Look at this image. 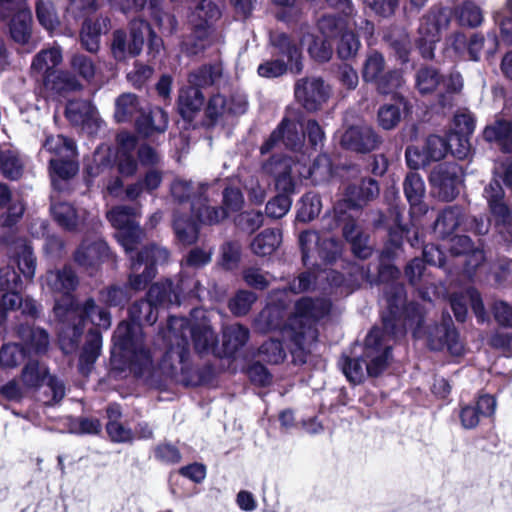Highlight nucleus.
<instances>
[{
	"instance_id": "obj_33",
	"label": "nucleus",
	"mask_w": 512,
	"mask_h": 512,
	"mask_svg": "<svg viewBox=\"0 0 512 512\" xmlns=\"http://www.w3.org/2000/svg\"><path fill=\"white\" fill-rule=\"evenodd\" d=\"M203 104L204 96L200 89L191 85L180 90L178 109L183 118L191 119L195 113L201 110Z\"/></svg>"
},
{
	"instance_id": "obj_59",
	"label": "nucleus",
	"mask_w": 512,
	"mask_h": 512,
	"mask_svg": "<svg viewBox=\"0 0 512 512\" xmlns=\"http://www.w3.org/2000/svg\"><path fill=\"white\" fill-rule=\"evenodd\" d=\"M450 148V141L447 142L444 138L431 135L427 138L425 151L429 161H439L443 159Z\"/></svg>"
},
{
	"instance_id": "obj_36",
	"label": "nucleus",
	"mask_w": 512,
	"mask_h": 512,
	"mask_svg": "<svg viewBox=\"0 0 512 512\" xmlns=\"http://www.w3.org/2000/svg\"><path fill=\"white\" fill-rule=\"evenodd\" d=\"M20 338L25 343L29 352L36 354L45 353L49 346V336L41 328L30 327L28 325L20 326L18 330Z\"/></svg>"
},
{
	"instance_id": "obj_52",
	"label": "nucleus",
	"mask_w": 512,
	"mask_h": 512,
	"mask_svg": "<svg viewBox=\"0 0 512 512\" xmlns=\"http://www.w3.org/2000/svg\"><path fill=\"white\" fill-rule=\"evenodd\" d=\"M17 265L20 272L24 277L32 279L36 270V259L33 255L32 249L25 242H20L17 245Z\"/></svg>"
},
{
	"instance_id": "obj_55",
	"label": "nucleus",
	"mask_w": 512,
	"mask_h": 512,
	"mask_svg": "<svg viewBox=\"0 0 512 512\" xmlns=\"http://www.w3.org/2000/svg\"><path fill=\"white\" fill-rule=\"evenodd\" d=\"M112 167V152L110 149H98L94 153L92 164L87 168L90 177L95 178Z\"/></svg>"
},
{
	"instance_id": "obj_54",
	"label": "nucleus",
	"mask_w": 512,
	"mask_h": 512,
	"mask_svg": "<svg viewBox=\"0 0 512 512\" xmlns=\"http://www.w3.org/2000/svg\"><path fill=\"white\" fill-rule=\"evenodd\" d=\"M39 23L48 31H53L59 26V19L52 3L39 1L36 7Z\"/></svg>"
},
{
	"instance_id": "obj_49",
	"label": "nucleus",
	"mask_w": 512,
	"mask_h": 512,
	"mask_svg": "<svg viewBox=\"0 0 512 512\" xmlns=\"http://www.w3.org/2000/svg\"><path fill=\"white\" fill-rule=\"evenodd\" d=\"M361 47L357 35L351 31H345L340 35L336 52L340 59L349 60L354 58Z\"/></svg>"
},
{
	"instance_id": "obj_37",
	"label": "nucleus",
	"mask_w": 512,
	"mask_h": 512,
	"mask_svg": "<svg viewBox=\"0 0 512 512\" xmlns=\"http://www.w3.org/2000/svg\"><path fill=\"white\" fill-rule=\"evenodd\" d=\"M483 136L489 142H496L505 152H512V124L507 121L497 120L488 125Z\"/></svg>"
},
{
	"instance_id": "obj_43",
	"label": "nucleus",
	"mask_w": 512,
	"mask_h": 512,
	"mask_svg": "<svg viewBox=\"0 0 512 512\" xmlns=\"http://www.w3.org/2000/svg\"><path fill=\"white\" fill-rule=\"evenodd\" d=\"M141 111L136 95L124 93L115 101L114 118L118 123L128 122Z\"/></svg>"
},
{
	"instance_id": "obj_56",
	"label": "nucleus",
	"mask_w": 512,
	"mask_h": 512,
	"mask_svg": "<svg viewBox=\"0 0 512 512\" xmlns=\"http://www.w3.org/2000/svg\"><path fill=\"white\" fill-rule=\"evenodd\" d=\"M440 76L435 69L422 68L416 76V85L420 93H431L440 86Z\"/></svg>"
},
{
	"instance_id": "obj_64",
	"label": "nucleus",
	"mask_w": 512,
	"mask_h": 512,
	"mask_svg": "<svg viewBox=\"0 0 512 512\" xmlns=\"http://www.w3.org/2000/svg\"><path fill=\"white\" fill-rule=\"evenodd\" d=\"M318 28L324 37L332 38L344 32L345 21L334 15H324L318 21Z\"/></svg>"
},
{
	"instance_id": "obj_60",
	"label": "nucleus",
	"mask_w": 512,
	"mask_h": 512,
	"mask_svg": "<svg viewBox=\"0 0 512 512\" xmlns=\"http://www.w3.org/2000/svg\"><path fill=\"white\" fill-rule=\"evenodd\" d=\"M255 293L246 290H240L229 302L231 312L237 316L245 315L251 309L256 301Z\"/></svg>"
},
{
	"instance_id": "obj_58",
	"label": "nucleus",
	"mask_w": 512,
	"mask_h": 512,
	"mask_svg": "<svg viewBox=\"0 0 512 512\" xmlns=\"http://www.w3.org/2000/svg\"><path fill=\"white\" fill-rule=\"evenodd\" d=\"M309 175L315 183L327 181L332 176V163L329 156L319 155L309 169Z\"/></svg>"
},
{
	"instance_id": "obj_4",
	"label": "nucleus",
	"mask_w": 512,
	"mask_h": 512,
	"mask_svg": "<svg viewBox=\"0 0 512 512\" xmlns=\"http://www.w3.org/2000/svg\"><path fill=\"white\" fill-rule=\"evenodd\" d=\"M66 307L57 303L54 306L55 316L59 320V343L65 353L75 350L87 321L94 326L108 329L111 325L109 313L97 306L93 299H87L82 306L75 305L72 297L66 298Z\"/></svg>"
},
{
	"instance_id": "obj_50",
	"label": "nucleus",
	"mask_w": 512,
	"mask_h": 512,
	"mask_svg": "<svg viewBox=\"0 0 512 512\" xmlns=\"http://www.w3.org/2000/svg\"><path fill=\"white\" fill-rule=\"evenodd\" d=\"M320 197L313 193L305 194L300 201L297 218L301 222H309L317 217L321 211Z\"/></svg>"
},
{
	"instance_id": "obj_14",
	"label": "nucleus",
	"mask_w": 512,
	"mask_h": 512,
	"mask_svg": "<svg viewBox=\"0 0 512 512\" xmlns=\"http://www.w3.org/2000/svg\"><path fill=\"white\" fill-rule=\"evenodd\" d=\"M20 379L25 390L37 391L46 383L52 392L53 403H58L65 395L63 382L55 376L50 375L46 364L37 360H30L24 365Z\"/></svg>"
},
{
	"instance_id": "obj_42",
	"label": "nucleus",
	"mask_w": 512,
	"mask_h": 512,
	"mask_svg": "<svg viewBox=\"0 0 512 512\" xmlns=\"http://www.w3.org/2000/svg\"><path fill=\"white\" fill-rule=\"evenodd\" d=\"M301 44L307 47V52L317 62H327L332 57V48L327 40L320 39L306 32L301 38Z\"/></svg>"
},
{
	"instance_id": "obj_3",
	"label": "nucleus",
	"mask_w": 512,
	"mask_h": 512,
	"mask_svg": "<svg viewBox=\"0 0 512 512\" xmlns=\"http://www.w3.org/2000/svg\"><path fill=\"white\" fill-rule=\"evenodd\" d=\"M330 308L331 303L325 298H302L296 303L293 315L282 328L283 339L289 341V350L295 363H306L318 338L315 325L329 313Z\"/></svg>"
},
{
	"instance_id": "obj_51",
	"label": "nucleus",
	"mask_w": 512,
	"mask_h": 512,
	"mask_svg": "<svg viewBox=\"0 0 512 512\" xmlns=\"http://www.w3.org/2000/svg\"><path fill=\"white\" fill-rule=\"evenodd\" d=\"M221 76V69L218 66H203L190 73L188 81L193 86L199 89L214 84Z\"/></svg>"
},
{
	"instance_id": "obj_61",
	"label": "nucleus",
	"mask_w": 512,
	"mask_h": 512,
	"mask_svg": "<svg viewBox=\"0 0 512 512\" xmlns=\"http://www.w3.org/2000/svg\"><path fill=\"white\" fill-rule=\"evenodd\" d=\"M25 356L24 348L17 344H7L0 349V366L4 368L16 367Z\"/></svg>"
},
{
	"instance_id": "obj_19",
	"label": "nucleus",
	"mask_w": 512,
	"mask_h": 512,
	"mask_svg": "<svg viewBox=\"0 0 512 512\" xmlns=\"http://www.w3.org/2000/svg\"><path fill=\"white\" fill-rule=\"evenodd\" d=\"M378 183L372 179H361L358 182L349 184L345 188L344 203H337L334 211L338 220H344V204L348 208H359L366 202L373 200L379 195Z\"/></svg>"
},
{
	"instance_id": "obj_23",
	"label": "nucleus",
	"mask_w": 512,
	"mask_h": 512,
	"mask_svg": "<svg viewBox=\"0 0 512 512\" xmlns=\"http://www.w3.org/2000/svg\"><path fill=\"white\" fill-rule=\"evenodd\" d=\"M341 144L349 150L367 153L377 148L379 138L370 126H352L342 135Z\"/></svg>"
},
{
	"instance_id": "obj_45",
	"label": "nucleus",
	"mask_w": 512,
	"mask_h": 512,
	"mask_svg": "<svg viewBox=\"0 0 512 512\" xmlns=\"http://www.w3.org/2000/svg\"><path fill=\"white\" fill-rule=\"evenodd\" d=\"M51 212L55 221L64 229L74 230L81 222V216L69 203H53L51 205Z\"/></svg>"
},
{
	"instance_id": "obj_40",
	"label": "nucleus",
	"mask_w": 512,
	"mask_h": 512,
	"mask_svg": "<svg viewBox=\"0 0 512 512\" xmlns=\"http://www.w3.org/2000/svg\"><path fill=\"white\" fill-rule=\"evenodd\" d=\"M42 148L54 155L53 158H75L76 146L75 143L63 135H50L47 136Z\"/></svg>"
},
{
	"instance_id": "obj_9",
	"label": "nucleus",
	"mask_w": 512,
	"mask_h": 512,
	"mask_svg": "<svg viewBox=\"0 0 512 512\" xmlns=\"http://www.w3.org/2000/svg\"><path fill=\"white\" fill-rule=\"evenodd\" d=\"M169 259L166 248L157 245L144 247L136 258L131 257V275L129 286L133 290H142L156 275V265L164 264Z\"/></svg>"
},
{
	"instance_id": "obj_31",
	"label": "nucleus",
	"mask_w": 512,
	"mask_h": 512,
	"mask_svg": "<svg viewBox=\"0 0 512 512\" xmlns=\"http://www.w3.org/2000/svg\"><path fill=\"white\" fill-rule=\"evenodd\" d=\"M404 193L411 205V213H426L427 207L422 203V197L425 193V185L417 173H409L404 181Z\"/></svg>"
},
{
	"instance_id": "obj_48",
	"label": "nucleus",
	"mask_w": 512,
	"mask_h": 512,
	"mask_svg": "<svg viewBox=\"0 0 512 512\" xmlns=\"http://www.w3.org/2000/svg\"><path fill=\"white\" fill-rule=\"evenodd\" d=\"M0 171L6 178L11 180H16L22 175L23 162L15 151H1Z\"/></svg>"
},
{
	"instance_id": "obj_12",
	"label": "nucleus",
	"mask_w": 512,
	"mask_h": 512,
	"mask_svg": "<svg viewBox=\"0 0 512 512\" xmlns=\"http://www.w3.org/2000/svg\"><path fill=\"white\" fill-rule=\"evenodd\" d=\"M110 224L117 230L116 238L127 253L132 252L143 237V230L135 221L136 210L126 205L111 208L106 213Z\"/></svg>"
},
{
	"instance_id": "obj_57",
	"label": "nucleus",
	"mask_w": 512,
	"mask_h": 512,
	"mask_svg": "<svg viewBox=\"0 0 512 512\" xmlns=\"http://www.w3.org/2000/svg\"><path fill=\"white\" fill-rule=\"evenodd\" d=\"M174 290L179 295V303L181 298L185 297H201L202 287L200 281L193 276L182 274Z\"/></svg>"
},
{
	"instance_id": "obj_15",
	"label": "nucleus",
	"mask_w": 512,
	"mask_h": 512,
	"mask_svg": "<svg viewBox=\"0 0 512 512\" xmlns=\"http://www.w3.org/2000/svg\"><path fill=\"white\" fill-rule=\"evenodd\" d=\"M483 195L487 200L498 233L505 241H511L512 212L504 201L505 193L499 181L492 180L484 188Z\"/></svg>"
},
{
	"instance_id": "obj_2",
	"label": "nucleus",
	"mask_w": 512,
	"mask_h": 512,
	"mask_svg": "<svg viewBox=\"0 0 512 512\" xmlns=\"http://www.w3.org/2000/svg\"><path fill=\"white\" fill-rule=\"evenodd\" d=\"M132 322H122L114 332V348L130 365L131 370L140 377H152L156 373L150 351L144 344L142 324L152 325L156 322L157 306L150 300L136 302L130 308Z\"/></svg>"
},
{
	"instance_id": "obj_39",
	"label": "nucleus",
	"mask_w": 512,
	"mask_h": 512,
	"mask_svg": "<svg viewBox=\"0 0 512 512\" xmlns=\"http://www.w3.org/2000/svg\"><path fill=\"white\" fill-rule=\"evenodd\" d=\"M147 299L156 306L179 305V295L169 280L153 284L147 293Z\"/></svg>"
},
{
	"instance_id": "obj_30",
	"label": "nucleus",
	"mask_w": 512,
	"mask_h": 512,
	"mask_svg": "<svg viewBox=\"0 0 512 512\" xmlns=\"http://www.w3.org/2000/svg\"><path fill=\"white\" fill-rule=\"evenodd\" d=\"M464 216V211L459 206H449L445 208L435 221V233L441 238L450 236L460 225H462Z\"/></svg>"
},
{
	"instance_id": "obj_10",
	"label": "nucleus",
	"mask_w": 512,
	"mask_h": 512,
	"mask_svg": "<svg viewBox=\"0 0 512 512\" xmlns=\"http://www.w3.org/2000/svg\"><path fill=\"white\" fill-rule=\"evenodd\" d=\"M150 36L151 45H158V39L150 28V25L143 20L131 22L130 36L120 30L113 33L111 52L117 61H124L129 57L138 55L143 47L146 36Z\"/></svg>"
},
{
	"instance_id": "obj_7",
	"label": "nucleus",
	"mask_w": 512,
	"mask_h": 512,
	"mask_svg": "<svg viewBox=\"0 0 512 512\" xmlns=\"http://www.w3.org/2000/svg\"><path fill=\"white\" fill-rule=\"evenodd\" d=\"M206 183H198L195 187L191 181L176 179L171 184V194L179 202L190 200L192 214L202 224L213 225L219 223L225 217V211L209 206L205 192Z\"/></svg>"
},
{
	"instance_id": "obj_27",
	"label": "nucleus",
	"mask_w": 512,
	"mask_h": 512,
	"mask_svg": "<svg viewBox=\"0 0 512 512\" xmlns=\"http://www.w3.org/2000/svg\"><path fill=\"white\" fill-rule=\"evenodd\" d=\"M109 256V247L100 239L84 240L75 252V261L83 267H92Z\"/></svg>"
},
{
	"instance_id": "obj_1",
	"label": "nucleus",
	"mask_w": 512,
	"mask_h": 512,
	"mask_svg": "<svg viewBox=\"0 0 512 512\" xmlns=\"http://www.w3.org/2000/svg\"><path fill=\"white\" fill-rule=\"evenodd\" d=\"M193 323L182 317H170L163 330V339L168 349L156 366V372L166 376L174 375L177 365L186 361L189 355L188 334L191 336L195 350L200 354L212 353L221 357L218 337L212 330L206 312L194 309L191 313Z\"/></svg>"
},
{
	"instance_id": "obj_16",
	"label": "nucleus",
	"mask_w": 512,
	"mask_h": 512,
	"mask_svg": "<svg viewBox=\"0 0 512 512\" xmlns=\"http://www.w3.org/2000/svg\"><path fill=\"white\" fill-rule=\"evenodd\" d=\"M299 243L302 249L303 260L306 261L316 253L327 263L334 262L342 251L341 243L327 235H319L315 231L301 233Z\"/></svg>"
},
{
	"instance_id": "obj_38",
	"label": "nucleus",
	"mask_w": 512,
	"mask_h": 512,
	"mask_svg": "<svg viewBox=\"0 0 512 512\" xmlns=\"http://www.w3.org/2000/svg\"><path fill=\"white\" fill-rule=\"evenodd\" d=\"M282 242V234L277 229H265L251 242V250L257 256L271 255Z\"/></svg>"
},
{
	"instance_id": "obj_17",
	"label": "nucleus",
	"mask_w": 512,
	"mask_h": 512,
	"mask_svg": "<svg viewBox=\"0 0 512 512\" xmlns=\"http://www.w3.org/2000/svg\"><path fill=\"white\" fill-rule=\"evenodd\" d=\"M331 95L329 85L320 77H307L295 84V97L310 112L317 111Z\"/></svg>"
},
{
	"instance_id": "obj_26",
	"label": "nucleus",
	"mask_w": 512,
	"mask_h": 512,
	"mask_svg": "<svg viewBox=\"0 0 512 512\" xmlns=\"http://www.w3.org/2000/svg\"><path fill=\"white\" fill-rule=\"evenodd\" d=\"M78 280L71 268L63 270L49 271L44 278V284L52 291L63 294L61 300H57L66 307L69 303L66 298L71 297L70 292L77 286Z\"/></svg>"
},
{
	"instance_id": "obj_21",
	"label": "nucleus",
	"mask_w": 512,
	"mask_h": 512,
	"mask_svg": "<svg viewBox=\"0 0 512 512\" xmlns=\"http://www.w3.org/2000/svg\"><path fill=\"white\" fill-rule=\"evenodd\" d=\"M299 128H301V125L296 121L286 117L283 118L278 127L271 133L269 139L261 146V153L266 154L270 152L279 142H282L286 148L292 150L301 147L304 134L300 132Z\"/></svg>"
},
{
	"instance_id": "obj_5",
	"label": "nucleus",
	"mask_w": 512,
	"mask_h": 512,
	"mask_svg": "<svg viewBox=\"0 0 512 512\" xmlns=\"http://www.w3.org/2000/svg\"><path fill=\"white\" fill-rule=\"evenodd\" d=\"M394 295L386 293V301L389 306V315H383V330L373 328L365 339L364 363L366 372L369 376H378L382 373L387 365L390 357L391 347L384 343L386 335L397 336L398 333L403 334L402 330H396L397 314L405 303V295L402 286L393 287Z\"/></svg>"
},
{
	"instance_id": "obj_13",
	"label": "nucleus",
	"mask_w": 512,
	"mask_h": 512,
	"mask_svg": "<svg viewBox=\"0 0 512 512\" xmlns=\"http://www.w3.org/2000/svg\"><path fill=\"white\" fill-rule=\"evenodd\" d=\"M386 61L384 56L376 51H369L363 62L362 78L365 82H374L379 93L388 94L398 89L402 83V75L398 70L385 72Z\"/></svg>"
},
{
	"instance_id": "obj_22",
	"label": "nucleus",
	"mask_w": 512,
	"mask_h": 512,
	"mask_svg": "<svg viewBox=\"0 0 512 512\" xmlns=\"http://www.w3.org/2000/svg\"><path fill=\"white\" fill-rule=\"evenodd\" d=\"M454 123L456 132L450 135V148L451 153L463 159L467 157L470 150V145L467 136L472 134L475 129V119L468 111H462L454 116Z\"/></svg>"
},
{
	"instance_id": "obj_6",
	"label": "nucleus",
	"mask_w": 512,
	"mask_h": 512,
	"mask_svg": "<svg viewBox=\"0 0 512 512\" xmlns=\"http://www.w3.org/2000/svg\"><path fill=\"white\" fill-rule=\"evenodd\" d=\"M314 284V275L310 272H304L294 279L288 288L271 292L269 303L256 319L257 328L262 332L280 328L285 316L284 310L289 302L286 299L288 292L294 294L301 293L309 290Z\"/></svg>"
},
{
	"instance_id": "obj_47",
	"label": "nucleus",
	"mask_w": 512,
	"mask_h": 512,
	"mask_svg": "<svg viewBox=\"0 0 512 512\" xmlns=\"http://www.w3.org/2000/svg\"><path fill=\"white\" fill-rule=\"evenodd\" d=\"M49 163L52 184L54 187H57V179H70L76 175L79 169L78 164L74 158H51Z\"/></svg>"
},
{
	"instance_id": "obj_18",
	"label": "nucleus",
	"mask_w": 512,
	"mask_h": 512,
	"mask_svg": "<svg viewBox=\"0 0 512 512\" xmlns=\"http://www.w3.org/2000/svg\"><path fill=\"white\" fill-rule=\"evenodd\" d=\"M462 181L463 171L456 163L441 164L430 174L431 184L445 201L453 200L458 195Z\"/></svg>"
},
{
	"instance_id": "obj_25",
	"label": "nucleus",
	"mask_w": 512,
	"mask_h": 512,
	"mask_svg": "<svg viewBox=\"0 0 512 512\" xmlns=\"http://www.w3.org/2000/svg\"><path fill=\"white\" fill-rule=\"evenodd\" d=\"M496 410V399L490 395L480 396L474 404L462 407L460 411L461 425L465 429L475 428L482 418L492 417Z\"/></svg>"
},
{
	"instance_id": "obj_29",
	"label": "nucleus",
	"mask_w": 512,
	"mask_h": 512,
	"mask_svg": "<svg viewBox=\"0 0 512 512\" xmlns=\"http://www.w3.org/2000/svg\"><path fill=\"white\" fill-rule=\"evenodd\" d=\"M138 132L144 137L164 133L168 126V115L161 108L152 109L149 114H141L136 121Z\"/></svg>"
},
{
	"instance_id": "obj_32",
	"label": "nucleus",
	"mask_w": 512,
	"mask_h": 512,
	"mask_svg": "<svg viewBox=\"0 0 512 512\" xmlns=\"http://www.w3.org/2000/svg\"><path fill=\"white\" fill-rule=\"evenodd\" d=\"M108 30V20L97 18L92 21L85 20L81 30V42L83 47L89 52H97L99 49L100 35Z\"/></svg>"
},
{
	"instance_id": "obj_20",
	"label": "nucleus",
	"mask_w": 512,
	"mask_h": 512,
	"mask_svg": "<svg viewBox=\"0 0 512 512\" xmlns=\"http://www.w3.org/2000/svg\"><path fill=\"white\" fill-rule=\"evenodd\" d=\"M65 115L71 124L80 127L88 134L96 133L102 123L97 109L87 100L69 101Z\"/></svg>"
},
{
	"instance_id": "obj_24",
	"label": "nucleus",
	"mask_w": 512,
	"mask_h": 512,
	"mask_svg": "<svg viewBox=\"0 0 512 512\" xmlns=\"http://www.w3.org/2000/svg\"><path fill=\"white\" fill-rule=\"evenodd\" d=\"M295 164L290 158H272L264 164L265 172L272 174L275 178V187L279 194L290 195L294 192L295 179L293 167Z\"/></svg>"
},
{
	"instance_id": "obj_44",
	"label": "nucleus",
	"mask_w": 512,
	"mask_h": 512,
	"mask_svg": "<svg viewBox=\"0 0 512 512\" xmlns=\"http://www.w3.org/2000/svg\"><path fill=\"white\" fill-rule=\"evenodd\" d=\"M11 37L14 41L24 44L28 41L31 33L32 15L30 10H19V14L7 20Z\"/></svg>"
},
{
	"instance_id": "obj_28",
	"label": "nucleus",
	"mask_w": 512,
	"mask_h": 512,
	"mask_svg": "<svg viewBox=\"0 0 512 512\" xmlns=\"http://www.w3.org/2000/svg\"><path fill=\"white\" fill-rule=\"evenodd\" d=\"M220 10L209 0H201L189 16V21L199 34V38H203L207 34L209 24L219 18Z\"/></svg>"
},
{
	"instance_id": "obj_41",
	"label": "nucleus",
	"mask_w": 512,
	"mask_h": 512,
	"mask_svg": "<svg viewBox=\"0 0 512 512\" xmlns=\"http://www.w3.org/2000/svg\"><path fill=\"white\" fill-rule=\"evenodd\" d=\"M62 62V51L58 46L40 51L33 59L31 69L33 72L45 75Z\"/></svg>"
},
{
	"instance_id": "obj_46",
	"label": "nucleus",
	"mask_w": 512,
	"mask_h": 512,
	"mask_svg": "<svg viewBox=\"0 0 512 512\" xmlns=\"http://www.w3.org/2000/svg\"><path fill=\"white\" fill-rule=\"evenodd\" d=\"M173 228L177 240L183 245H191L196 242L198 238V227L190 218L176 212L174 215Z\"/></svg>"
},
{
	"instance_id": "obj_35",
	"label": "nucleus",
	"mask_w": 512,
	"mask_h": 512,
	"mask_svg": "<svg viewBox=\"0 0 512 512\" xmlns=\"http://www.w3.org/2000/svg\"><path fill=\"white\" fill-rule=\"evenodd\" d=\"M101 347L102 337L100 332L96 329H91L79 358V368L83 374L89 373L92 365L100 355Z\"/></svg>"
},
{
	"instance_id": "obj_62",
	"label": "nucleus",
	"mask_w": 512,
	"mask_h": 512,
	"mask_svg": "<svg viewBox=\"0 0 512 512\" xmlns=\"http://www.w3.org/2000/svg\"><path fill=\"white\" fill-rule=\"evenodd\" d=\"M71 67L83 79L89 82L93 80L96 75L97 68L94 61L92 58L83 54H77L72 57Z\"/></svg>"
},
{
	"instance_id": "obj_8",
	"label": "nucleus",
	"mask_w": 512,
	"mask_h": 512,
	"mask_svg": "<svg viewBox=\"0 0 512 512\" xmlns=\"http://www.w3.org/2000/svg\"><path fill=\"white\" fill-rule=\"evenodd\" d=\"M271 42L278 49V54L287 58V62L281 59L266 61L259 65L258 74L262 77L274 78L283 75L287 70L300 73L303 69L302 54L295 43L283 33L274 35Z\"/></svg>"
},
{
	"instance_id": "obj_34",
	"label": "nucleus",
	"mask_w": 512,
	"mask_h": 512,
	"mask_svg": "<svg viewBox=\"0 0 512 512\" xmlns=\"http://www.w3.org/2000/svg\"><path fill=\"white\" fill-rule=\"evenodd\" d=\"M249 330L240 325L233 324L223 330V352L222 356H232L247 343Z\"/></svg>"
},
{
	"instance_id": "obj_53",
	"label": "nucleus",
	"mask_w": 512,
	"mask_h": 512,
	"mask_svg": "<svg viewBox=\"0 0 512 512\" xmlns=\"http://www.w3.org/2000/svg\"><path fill=\"white\" fill-rule=\"evenodd\" d=\"M459 23L464 26L475 27L481 24L483 14L481 9L472 2H465L456 10Z\"/></svg>"
},
{
	"instance_id": "obj_11",
	"label": "nucleus",
	"mask_w": 512,
	"mask_h": 512,
	"mask_svg": "<svg viewBox=\"0 0 512 512\" xmlns=\"http://www.w3.org/2000/svg\"><path fill=\"white\" fill-rule=\"evenodd\" d=\"M450 21L451 14L445 8H433L420 19L418 47L424 58H433L435 45L447 30Z\"/></svg>"
},
{
	"instance_id": "obj_63",
	"label": "nucleus",
	"mask_w": 512,
	"mask_h": 512,
	"mask_svg": "<svg viewBox=\"0 0 512 512\" xmlns=\"http://www.w3.org/2000/svg\"><path fill=\"white\" fill-rule=\"evenodd\" d=\"M401 120L400 107L395 104H385L380 107L378 111L379 125L385 129L390 130L398 125Z\"/></svg>"
}]
</instances>
